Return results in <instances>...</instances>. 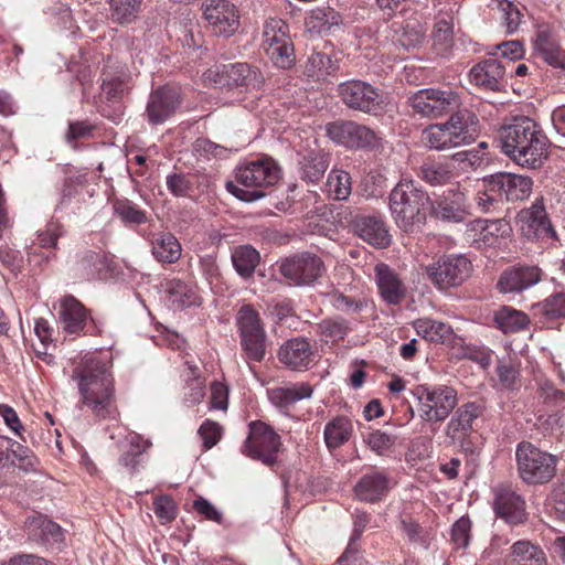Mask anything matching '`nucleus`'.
<instances>
[{"label": "nucleus", "mask_w": 565, "mask_h": 565, "mask_svg": "<svg viewBox=\"0 0 565 565\" xmlns=\"http://www.w3.org/2000/svg\"><path fill=\"white\" fill-rule=\"evenodd\" d=\"M71 379L77 383L81 403L100 419L115 418L118 414L114 379L106 362L93 354L75 363Z\"/></svg>", "instance_id": "f257e3e1"}, {"label": "nucleus", "mask_w": 565, "mask_h": 565, "mask_svg": "<svg viewBox=\"0 0 565 565\" xmlns=\"http://www.w3.org/2000/svg\"><path fill=\"white\" fill-rule=\"evenodd\" d=\"M281 178L278 163L268 156L248 161L236 170V181L244 188L228 182L226 189L237 199L254 202L265 196V189L275 185Z\"/></svg>", "instance_id": "f03ea898"}, {"label": "nucleus", "mask_w": 565, "mask_h": 565, "mask_svg": "<svg viewBox=\"0 0 565 565\" xmlns=\"http://www.w3.org/2000/svg\"><path fill=\"white\" fill-rule=\"evenodd\" d=\"M388 205L398 227L409 231L425 221L429 198L413 180H403L392 190Z\"/></svg>", "instance_id": "7ed1b4c3"}, {"label": "nucleus", "mask_w": 565, "mask_h": 565, "mask_svg": "<svg viewBox=\"0 0 565 565\" xmlns=\"http://www.w3.org/2000/svg\"><path fill=\"white\" fill-rule=\"evenodd\" d=\"M515 458L518 473L527 484L547 483L556 475V457L531 443H520L516 447Z\"/></svg>", "instance_id": "20e7f679"}, {"label": "nucleus", "mask_w": 565, "mask_h": 565, "mask_svg": "<svg viewBox=\"0 0 565 565\" xmlns=\"http://www.w3.org/2000/svg\"><path fill=\"white\" fill-rule=\"evenodd\" d=\"M423 420L444 422L458 404L455 388L448 385H418L414 390Z\"/></svg>", "instance_id": "39448f33"}, {"label": "nucleus", "mask_w": 565, "mask_h": 565, "mask_svg": "<svg viewBox=\"0 0 565 565\" xmlns=\"http://www.w3.org/2000/svg\"><path fill=\"white\" fill-rule=\"evenodd\" d=\"M472 264L465 255H443L425 267L429 281L439 290L461 286L472 273Z\"/></svg>", "instance_id": "423d86ee"}, {"label": "nucleus", "mask_w": 565, "mask_h": 565, "mask_svg": "<svg viewBox=\"0 0 565 565\" xmlns=\"http://www.w3.org/2000/svg\"><path fill=\"white\" fill-rule=\"evenodd\" d=\"M280 437L268 425L262 422L249 424V434L243 446V452L264 465L273 467L277 462L280 449Z\"/></svg>", "instance_id": "0eeeda50"}, {"label": "nucleus", "mask_w": 565, "mask_h": 565, "mask_svg": "<svg viewBox=\"0 0 565 565\" xmlns=\"http://www.w3.org/2000/svg\"><path fill=\"white\" fill-rule=\"evenodd\" d=\"M279 271L291 286H310L322 276L324 264L319 256L303 252L284 259Z\"/></svg>", "instance_id": "6e6552de"}, {"label": "nucleus", "mask_w": 565, "mask_h": 565, "mask_svg": "<svg viewBox=\"0 0 565 565\" xmlns=\"http://www.w3.org/2000/svg\"><path fill=\"white\" fill-rule=\"evenodd\" d=\"M342 103L353 110L376 114L382 109L383 97L379 89L363 81H348L338 88Z\"/></svg>", "instance_id": "1a4fd4ad"}, {"label": "nucleus", "mask_w": 565, "mask_h": 565, "mask_svg": "<svg viewBox=\"0 0 565 565\" xmlns=\"http://www.w3.org/2000/svg\"><path fill=\"white\" fill-rule=\"evenodd\" d=\"M414 110L422 116L436 118L456 109L460 102L451 90L426 88L418 90L412 98Z\"/></svg>", "instance_id": "9d476101"}, {"label": "nucleus", "mask_w": 565, "mask_h": 565, "mask_svg": "<svg viewBox=\"0 0 565 565\" xmlns=\"http://www.w3.org/2000/svg\"><path fill=\"white\" fill-rule=\"evenodd\" d=\"M210 74H214L216 85L230 89L235 87L255 89L259 88L264 83V77L258 70L247 63L223 65L221 70L217 67L215 72L210 71Z\"/></svg>", "instance_id": "9b49d317"}, {"label": "nucleus", "mask_w": 565, "mask_h": 565, "mask_svg": "<svg viewBox=\"0 0 565 565\" xmlns=\"http://www.w3.org/2000/svg\"><path fill=\"white\" fill-rule=\"evenodd\" d=\"M203 14L216 34L230 36L239 26L238 10L230 0H211L204 3Z\"/></svg>", "instance_id": "f8f14e48"}, {"label": "nucleus", "mask_w": 565, "mask_h": 565, "mask_svg": "<svg viewBox=\"0 0 565 565\" xmlns=\"http://www.w3.org/2000/svg\"><path fill=\"white\" fill-rule=\"evenodd\" d=\"M493 510L495 514L511 525L526 521L525 501L511 486L499 484L493 489Z\"/></svg>", "instance_id": "ddd939ff"}, {"label": "nucleus", "mask_w": 565, "mask_h": 565, "mask_svg": "<svg viewBox=\"0 0 565 565\" xmlns=\"http://www.w3.org/2000/svg\"><path fill=\"white\" fill-rule=\"evenodd\" d=\"M533 181L529 177L499 172L490 175V192L499 193L501 200L518 202L526 200L532 193Z\"/></svg>", "instance_id": "4468645a"}, {"label": "nucleus", "mask_w": 565, "mask_h": 565, "mask_svg": "<svg viewBox=\"0 0 565 565\" xmlns=\"http://www.w3.org/2000/svg\"><path fill=\"white\" fill-rule=\"evenodd\" d=\"M516 224L522 235L529 239L548 238L555 235L542 201H536L531 207L520 211Z\"/></svg>", "instance_id": "2eb2a0df"}, {"label": "nucleus", "mask_w": 565, "mask_h": 565, "mask_svg": "<svg viewBox=\"0 0 565 565\" xmlns=\"http://www.w3.org/2000/svg\"><path fill=\"white\" fill-rule=\"evenodd\" d=\"M277 356L287 369L303 371L313 364L315 351L307 339L292 338L280 345Z\"/></svg>", "instance_id": "dca6fc26"}, {"label": "nucleus", "mask_w": 565, "mask_h": 565, "mask_svg": "<svg viewBox=\"0 0 565 565\" xmlns=\"http://www.w3.org/2000/svg\"><path fill=\"white\" fill-rule=\"evenodd\" d=\"M180 105L178 88L162 86L153 90L147 105L148 120L152 125L162 124L170 118Z\"/></svg>", "instance_id": "f3484780"}, {"label": "nucleus", "mask_w": 565, "mask_h": 565, "mask_svg": "<svg viewBox=\"0 0 565 565\" xmlns=\"http://www.w3.org/2000/svg\"><path fill=\"white\" fill-rule=\"evenodd\" d=\"M481 406L476 402H468L457 408L448 422L445 433L451 444L462 445L472 430L473 422L481 415Z\"/></svg>", "instance_id": "a211bd4d"}, {"label": "nucleus", "mask_w": 565, "mask_h": 565, "mask_svg": "<svg viewBox=\"0 0 565 565\" xmlns=\"http://www.w3.org/2000/svg\"><path fill=\"white\" fill-rule=\"evenodd\" d=\"M57 316L66 333L77 334L86 326L88 311L74 296L66 295L58 301Z\"/></svg>", "instance_id": "6ab92c4d"}, {"label": "nucleus", "mask_w": 565, "mask_h": 565, "mask_svg": "<svg viewBox=\"0 0 565 565\" xmlns=\"http://www.w3.org/2000/svg\"><path fill=\"white\" fill-rule=\"evenodd\" d=\"M501 151L521 167L540 168L547 159V143H500Z\"/></svg>", "instance_id": "aec40b11"}, {"label": "nucleus", "mask_w": 565, "mask_h": 565, "mask_svg": "<svg viewBox=\"0 0 565 565\" xmlns=\"http://www.w3.org/2000/svg\"><path fill=\"white\" fill-rule=\"evenodd\" d=\"M379 291L388 305H399L406 297L407 289L396 273L386 264H377L374 269Z\"/></svg>", "instance_id": "412c9836"}, {"label": "nucleus", "mask_w": 565, "mask_h": 565, "mask_svg": "<svg viewBox=\"0 0 565 565\" xmlns=\"http://www.w3.org/2000/svg\"><path fill=\"white\" fill-rule=\"evenodd\" d=\"M534 49L542 58L555 68L565 70V50H563L548 25H540L536 30Z\"/></svg>", "instance_id": "4be33fe9"}, {"label": "nucleus", "mask_w": 565, "mask_h": 565, "mask_svg": "<svg viewBox=\"0 0 565 565\" xmlns=\"http://www.w3.org/2000/svg\"><path fill=\"white\" fill-rule=\"evenodd\" d=\"M299 156L301 179L310 182L319 181L330 166V153L318 146L306 147Z\"/></svg>", "instance_id": "5701e85b"}, {"label": "nucleus", "mask_w": 565, "mask_h": 565, "mask_svg": "<svg viewBox=\"0 0 565 565\" xmlns=\"http://www.w3.org/2000/svg\"><path fill=\"white\" fill-rule=\"evenodd\" d=\"M446 128L448 141L461 138V141H475L479 137V119L469 109L454 113L449 120L443 124Z\"/></svg>", "instance_id": "b1692460"}, {"label": "nucleus", "mask_w": 565, "mask_h": 565, "mask_svg": "<svg viewBox=\"0 0 565 565\" xmlns=\"http://www.w3.org/2000/svg\"><path fill=\"white\" fill-rule=\"evenodd\" d=\"M545 138L537 124L525 116L515 117L499 129L500 141H541Z\"/></svg>", "instance_id": "393cba45"}, {"label": "nucleus", "mask_w": 565, "mask_h": 565, "mask_svg": "<svg viewBox=\"0 0 565 565\" xmlns=\"http://www.w3.org/2000/svg\"><path fill=\"white\" fill-rule=\"evenodd\" d=\"M354 495L358 500L374 503L388 491V477L384 471L372 470L363 475L354 486Z\"/></svg>", "instance_id": "a878e982"}, {"label": "nucleus", "mask_w": 565, "mask_h": 565, "mask_svg": "<svg viewBox=\"0 0 565 565\" xmlns=\"http://www.w3.org/2000/svg\"><path fill=\"white\" fill-rule=\"evenodd\" d=\"M353 228L359 237L373 246L384 248L391 243L388 231L380 217L359 215L353 221Z\"/></svg>", "instance_id": "bb28decb"}, {"label": "nucleus", "mask_w": 565, "mask_h": 565, "mask_svg": "<svg viewBox=\"0 0 565 565\" xmlns=\"http://www.w3.org/2000/svg\"><path fill=\"white\" fill-rule=\"evenodd\" d=\"M541 278L537 267H520L504 270L498 281L501 292H519L537 284Z\"/></svg>", "instance_id": "cd10ccee"}, {"label": "nucleus", "mask_w": 565, "mask_h": 565, "mask_svg": "<svg viewBox=\"0 0 565 565\" xmlns=\"http://www.w3.org/2000/svg\"><path fill=\"white\" fill-rule=\"evenodd\" d=\"M326 136L331 141H371L375 132L351 120H337L326 125Z\"/></svg>", "instance_id": "c85d7f7f"}, {"label": "nucleus", "mask_w": 565, "mask_h": 565, "mask_svg": "<svg viewBox=\"0 0 565 565\" xmlns=\"http://www.w3.org/2000/svg\"><path fill=\"white\" fill-rule=\"evenodd\" d=\"M24 526L29 537L34 541H42L51 545L63 542L64 536L61 526L44 515L29 516L25 520Z\"/></svg>", "instance_id": "c756f323"}, {"label": "nucleus", "mask_w": 565, "mask_h": 565, "mask_svg": "<svg viewBox=\"0 0 565 565\" xmlns=\"http://www.w3.org/2000/svg\"><path fill=\"white\" fill-rule=\"evenodd\" d=\"M505 73V65L494 58L476 64L470 71V79L478 86L498 90L500 81Z\"/></svg>", "instance_id": "7c9ffc66"}, {"label": "nucleus", "mask_w": 565, "mask_h": 565, "mask_svg": "<svg viewBox=\"0 0 565 565\" xmlns=\"http://www.w3.org/2000/svg\"><path fill=\"white\" fill-rule=\"evenodd\" d=\"M151 447V441L145 439L137 433H129L120 444L121 456L120 465L129 469L136 470L142 460V455Z\"/></svg>", "instance_id": "2f4dec72"}, {"label": "nucleus", "mask_w": 565, "mask_h": 565, "mask_svg": "<svg viewBox=\"0 0 565 565\" xmlns=\"http://www.w3.org/2000/svg\"><path fill=\"white\" fill-rule=\"evenodd\" d=\"M166 292L168 294L169 301L175 309L200 305L196 287L181 279L168 280L166 282Z\"/></svg>", "instance_id": "473e14b6"}, {"label": "nucleus", "mask_w": 565, "mask_h": 565, "mask_svg": "<svg viewBox=\"0 0 565 565\" xmlns=\"http://www.w3.org/2000/svg\"><path fill=\"white\" fill-rule=\"evenodd\" d=\"M152 255L160 263L173 264L181 257V244L171 233H157L151 238Z\"/></svg>", "instance_id": "72a5a7b5"}, {"label": "nucleus", "mask_w": 565, "mask_h": 565, "mask_svg": "<svg viewBox=\"0 0 565 565\" xmlns=\"http://www.w3.org/2000/svg\"><path fill=\"white\" fill-rule=\"evenodd\" d=\"M311 395L312 387L307 383H297L268 391L270 402L277 407H287L298 401L309 398Z\"/></svg>", "instance_id": "f704fd0d"}, {"label": "nucleus", "mask_w": 565, "mask_h": 565, "mask_svg": "<svg viewBox=\"0 0 565 565\" xmlns=\"http://www.w3.org/2000/svg\"><path fill=\"white\" fill-rule=\"evenodd\" d=\"M413 327L417 334L427 341L445 343L452 338V329L449 324L431 318L416 319Z\"/></svg>", "instance_id": "c9c22d12"}, {"label": "nucleus", "mask_w": 565, "mask_h": 565, "mask_svg": "<svg viewBox=\"0 0 565 565\" xmlns=\"http://www.w3.org/2000/svg\"><path fill=\"white\" fill-rule=\"evenodd\" d=\"M239 339L267 335L259 313L249 305H244L236 315Z\"/></svg>", "instance_id": "e433bc0d"}, {"label": "nucleus", "mask_w": 565, "mask_h": 565, "mask_svg": "<svg viewBox=\"0 0 565 565\" xmlns=\"http://www.w3.org/2000/svg\"><path fill=\"white\" fill-rule=\"evenodd\" d=\"M353 431L351 420L345 416H338L324 427V441L330 449H335L345 444Z\"/></svg>", "instance_id": "4c0bfd02"}, {"label": "nucleus", "mask_w": 565, "mask_h": 565, "mask_svg": "<svg viewBox=\"0 0 565 565\" xmlns=\"http://www.w3.org/2000/svg\"><path fill=\"white\" fill-rule=\"evenodd\" d=\"M495 326L504 333H514L527 328V315L511 307H502L494 313Z\"/></svg>", "instance_id": "58836bf2"}, {"label": "nucleus", "mask_w": 565, "mask_h": 565, "mask_svg": "<svg viewBox=\"0 0 565 565\" xmlns=\"http://www.w3.org/2000/svg\"><path fill=\"white\" fill-rule=\"evenodd\" d=\"M259 259V253L249 245L238 246L232 254L235 270L245 279L253 276Z\"/></svg>", "instance_id": "ea45409f"}, {"label": "nucleus", "mask_w": 565, "mask_h": 565, "mask_svg": "<svg viewBox=\"0 0 565 565\" xmlns=\"http://www.w3.org/2000/svg\"><path fill=\"white\" fill-rule=\"evenodd\" d=\"M426 32V21L418 17H412L403 25L399 42L406 50L418 49L425 43Z\"/></svg>", "instance_id": "a19ab883"}, {"label": "nucleus", "mask_w": 565, "mask_h": 565, "mask_svg": "<svg viewBox=\"0 0 565 565\" xmlns=\"http://www.w3.org/2000/svg\"><path fill=\"white\" fill-rule=\"evenodd\" d=\"M511 550L514 561L522 565H547L543 550L530 541H518Z\"/></svg>", "instance_id": "79ce46f5"}, {"label": "nucleus", "mask_w": 565, "mask_h": 565, "mask_svg": "<svg viewBox=\"0 0 565 565\" xmlns=\"http://www.w3.org/2000/svg\"><path fill=\"white\" fill-rule=\"evenodd\" d=\"M488 143H479L477 148L458 151L454 153L451 158L458 162L462 170H476L478 168L488 166L490 162V158L486 151Z\"/></svg>", "instance_id": "37998d69"}, {"label": "nucleus", "mask_w": 565, "mask_h": 565, "mask_svg": "<svg viewBox=\"0 0 565 565\" xmlns=\"http://www.w3.org/2000/svg\"><path fill=\"white\" fill-rule=\"evenodd\" d=\"M141 4L142 0H110V20L129 24L137 19Z\"/></svg>", "instance_id": "c03bdc74"}, {"label": "nucleus", "mask_w": 565, "mask_h": 565, "mask_svg": "<svg viewBox=\"0 0 565 565\" xmlns=\"http://www.w3.org/2000/svg\"><path fill=\"white\" fill-rule=\"evenodd\" d=\"M199 184V177L185 173H172L167 177L168 190L178 198H192Z\"/></svg>", "instance_id": "a18cd8bd"}, {"label": "nucleus", "mask_w": 565, "mask_h": 565, "mask_svg": "<svg viewBox=\"0 0 565 565\" xmlns=\"http://www.w3.org/2000/svg\"><path fill=\"white\" fill-rule=\"evenodd\" d=\"M289 26L280 19H269L266 21L263 32V47L267 51L268 47H276L285 40H291L289 34Z\"/></svg>", "instance_id": "49530a36"}, {"label": "nucleus", "mask_w": 565, "mask_h": 565, "mask_svg": "<svg viewBox=\"0 0 565 565\" xmlns=\"http://www.w3.org/2000/svg\"><path fill=\"white\" fill-rule=\"evenodd\" d=\"M328 194L334 200H345L351 193L350 174L341 170H332L326 183Z\"/></svg>", "instance_id": "de8ad7c7"}, {"label": "nucleus", "mask_w": 565, "mask_h": 565, "mask_svg": "<svg viewBox=\"0 0 565 565\" xmlns=\"http://www.w3.org/2000/svg\"><path fill=\"white\" fill-rule=\"evenodd\" d=\"M337 70L331 57L322 52H313L306 64V74L317 79L324 78Z\"/></svg>", "instance_id": "09e8293b"}, {"label": "nucleus", "mask_w": 565, "mask_h": 565, "mask_svg": "<svg viewBox=\"0 0 565 565\" xmlns=\"http://www.w3.org/2000/svg\"><path fill=\"white\" fill-rule=\"evenodd\" d=\"M420 178L431 186H439L449 183L454 173L445 164L425 163L420 169Z\"/></svg>", "instance_id": "8fccbe9b"}, {"label": "nucleus", "mask_w": 565, "mask_h": 565, "mask_svg": "<svg viewBox=\"0 0 565 565\" xmlns=\"http://www.w3.org/2000/svg\"><path fill=\"white\" fill-rule=\"evenodd\" d=\"M116 215L126 224L140 225L147 222V214L129 200H116L113 204Z\"/></svg>", "instance_id": "3c124183"}, {"label": "nucleus", "mask_w": 565, "mask_h": 565, "mask_svg": "<svg viewBox=\"0 0 565 565\" xmlns=\"http://www.w3.org/2000/svg\"><path fill=\"white\" fill-rule=\"evenodd\" d=\"M244 359L249 362H262L267 351V335L239 339Z\"/></svg>", "instance_id": "603ef678"}, {"label": "nucleus", "mask_w": 565, "mask_h": 565, "mask_svg": "<svg viewBox=\"0 0 565 565\" xmlns=\"http://www.w3.org/2000/svg\"><path fill=\"white\" fill-rule=\"evenodd\" d=\"M533 308L535 313H540L548 320L565 317V294L552 295Z\"/></svg>", "instance_id": "864d4df0"}, {"label": "nucleus", "mask_w": 565, "mask_h": 565, "mask_svg": "<svg viewBox=\"0 0 565 565\" xmlns=\"http://www.w3.org/2000/svg\"><path fill=\"white\" fill-rule=\"evenodd\" d=\"M452 24L446 20L440 19L436 22L433 31V45L438 54H445L449 51L454 41Z\"/></svg>", "instance_id": "5fc2aeb1"}, {"label": "nucleus", "mask_w": 565, "mask_h": 565, "mask_svg": "<svg viewBox=\"0 0 565 565\" xmlns=\"http://www.w3.org/2000/svg\"><path fill=\"white\" fill-rule=\"evenodd\" d=\"M265 52L270 61L279 68L288 70L295 64L296 57L291 40H285V43L276 47H268Z\"/></svg>", "instance_id": "6e6d98bb"}, {"label": "nucleus", "mask_w": 565, "mask_h": 565, "mask_svg": "<svg viewBox=\"0 0 565 565\" xmlns=\"http://www.w3.org/2000/svg\"><path fill=\"white\" fill-rule=\"evenodd\" d=\"M536 394L537 398L548 406H561L565 401V393L545 379L537 380Z\"/></svg>", "instance_id": "4d7b16f0"}, {"label": "nucleus", "mask_w": 565, "mask_h": 565, "mask_svg": "<svg viewBox=\"0 0 565 565\" xmlns=\"http://www.w3.org/2000/svg\"><path fill=\"white\" fill-rule=\"evenodd\" d=\"M493 3L502 13L507 32L513 33L521 22V12L518 7L509 0H493Z\"/></svg>", "instance_id": "13d9d810"}, {"label": "nucleus", "mask_w": 565, "mask_h": 565, "mask_svg": "<svg viewBox=\"0 0 565 565\" xmlns=\"http://www.w3.org/2000/svg\"><path fill=\"white\" fill-rule=\"evenodd\" d=\"M331 305L337 309L345 313H353L361 311L365 302L361 299H356L347 296L340 291H333L329 295Z\"/></svg>", "instance_id": "bf43d9fd"}, {"label": "nucleus", "mask_w": 565, "mask_h": 565, "mask_svg": "<svg viewBox=\"0 0 565 565\" xmlns=\"http://www.w3.org/2000/svg\"><path fill=\"white\" fill-rule=\"evenodd\" d=\"M222 426L211 419H206L200 426L198 434L203 440V449L209 450L213 448L222 437Z\"/></svg>", "instance_id": "052dcab7"}, {"label": "nucleus", "mask_w": 565, "mask_h": 565, "mask_svg": "<svg viewBox=\"0 0 565 565\" xmlns=\"http://www.w3.org/2000/svg\"><path fill=\"white\" fill-rule=\"evenodd\" d=\"M471 535V521L467 516H461L451 527V542L457 548H466L469 545Z\"/></svg>", "instance_id": "680f3d73"}, {"label": "nucleus", "mask_w": 565, "mask_h": 565, "mask_svg": "<svg viewBox=\"0 0 565 565\" xmlns=\"http://www.w3.org/2000/svg\"><path fill=\"white\" fill-rule=\"evenodd\" d=\"M367 445L377 455H384L394 446L396 437L382 430H375L367 436Z\"/></svg>", "instance_id": "e2e57ef3"}, {"label": "nucleus", "mask_w": 565, "mask_h": 565, "mask_svg": "<svg viewBox=\"0 0 565 565\" xmlns=\"http://www.w3.org/2000/svg\"><path fill=\"white\" fill-rule=\"evenodd\" d=\"M465 195L463 193H460L456 196V204L457 206L450 204V203H443L439 205V215L444 220L454 221V222H461L465 217L466 213V206H465Z\"/></svg>", "instance_id": "0e129e2a"}, {"label": "nucleus", "mask_w": 565, "mask_h": 565, "mask_svg": "<svg viewBox=\"0 0 565 565\" xmlns=\"http://www.w3.org/2000/svg\"><path fill=\"white\" fill-rule=\"evenodd\" d=\"M153 512L162 524H167L175 518L174 503L166 495L159 497L154 500Z\"/></svg>", "instance_id": "69168bd1"}, {"label": "nucleus", "mask_w": 565, "mask_h": 565, "mask_svg": "<svg viewBox=\"0 0 565 565\" xmlns=\"http://www.w3.org/2000/svg\"><path fill=\"white\" fill-rule=\"evenodd\" d=\"M311 19L316 20L318 26L323 30H329L333 25H339L341 18L338 12L331 8H321L311 12Z\"/></svg>", "instance_id": "338daca9"}, {"label": "nucleus", "mask_w": 565, "mask_h": 565, "mask_svg": "<svg viewBox=\"0 0 565 565\" xmlns=\"http://www.w3.org/2000/svg\"><path fill=\"white\" fill-rule=\"evenodd\" d=\"M84 184V177L83 175H76V177H68L65 179L61 199L58 202L60 206L67 205L71 200L78 194V188H81Z\"/></svg>", "instance_id": "774afa93"}]
</instances>
